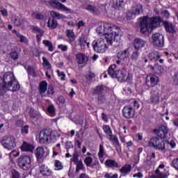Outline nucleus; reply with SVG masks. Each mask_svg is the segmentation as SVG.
I'll return each mask as SVG.
<instances>
[{"instance_id": "nucleus-1", "label": "nucleus", "mask_w": 178, "mask_h": 178, "mask_svg": "<svg viewBox=\"0 0 178 178\" xmlns=\"http://www.w3.org/2000/svg\"><path fill=\"white\" fill-rule=\"evenodd\" d=\"M118 27L111 24L104 23L103 26H99L96 29V33L99 35H105V40L109 45L113 44V41H118L120 39V34L118 31Z\"/></svg>"}, {"instance_id": "nucleus-53", "label": "nucleus", "mask_w": 178, "mask_h": 178, "mask_svg": "<svg viewBox=\"0 0 178 178\" xmlns=\"http://www.w3.org/2000/svg\"><path fill=\"white\" fill-rule=\"evenodd\" d=\"M29 125H25L22 127L21 129L22 134H29Z\"/></svg>"}, {"instance_id": "nucleus-59", "label": "nucleus", "mask_w": 178, "mask_h": 178, "mask_svg": "<svg viewBox=\"0 0 178 178\" xmlns=\"http://www.w3.org/2000/svg\"><path fill=\"white\" fill-rule=\"evenodd\" d=\"M20 90V84L17 81L16 84L13 86V92H15L16 91H19Z\"/></svg>"}, {"instance_id": "nucleus-7", "label": "nucleus", "mask_w": 178, "mask_h": 178, "mask_svg": "<svg viewBox=\"0 0 178 178\" xmlns=\"http://www.w3.org/2000/svg\"><path fill=\"white\" fill-rule=\"evenodd\" d=\"M92 47L94 51L97 52V54H104L106 52V49H108L106 40L102 38L93 40L92 42Z\"/></svg>"}, {"instance_id": "nucleus-12", "label": "nucleus", "mask_w": 178, "mask_h": 178, "mask_svg": "<svg viewBox=\"0 0 178 178\" xmlns=\"http://www.w3.org/2000/svg\"><path fill=\"white\" fill-rule=\"evenodd\" d=\"M159 83V77L154 74H149L146 77L145 84L149 88H152V87H156Z\"/></svg>"}, {"instance_id": "nucleus-5", "label": "nucleus", "mask_w": 178, "mask_h": 178, "mask_svg": "<svg viewBox=\"0 0 178 178\" xmlns=\"http://www.w3.org/2000/svg\"><path fill=\"white\" fill-rule=\"evenodd\" d=\"M115 64H113L109 66L108 69V74L111 76L112 79H118V81L129 82L130 81V76L127 70L124 68H122L120 70H118Z\"/></svg>"}, {"instance_id": "nucleus-52", "label": "nucleus", "mask_w": 178, "mask_h": 178, "mask_svg": "<svg viewBox=\"0 0 178 178\" xmlns=\"http://www.w3.org/2000/svg\"><path fill=\"white\" fill-rule=\"evenodd\" d=\"M134 17H136V15L134 14V13H133V10H131V11H129L127 14V20H131V19H134Z\"/></svg>"}, {"instance_id": "nucleus-56", "label": "nucleus", "mask_w": 178, "mask_h": 178, "mask_svg": "<svg viewBox=\"0 0 178 178\" xmlns=\"http://www.w3.org/2000/svg\"><path fill=\"white\" fill-rule=\"evenodd\" d=\"M94 77H95V74L94 72H92L91 71H90L86 75V78L87 79V80H91L92 79H94Z\"/></svg>"}, {"instance_id": "nucleus-28", "label": "nucleus", "mask_w": 178, "mask_h": 178, "mask_svg": "<svg viewBox=\"0 0 178 178\" xmlns=\"http://www.w3.org/2000/svg\"><path fill=\"white\" fill-rule=\"evenodd\" d=\"M124 5V0H117L116 1H112L111 8L120 10L121 9H123Z\"/></svg>"}, {"instance_id": "nucleus-2", "label": "nucleus", "mask_w": 178, "mask_h": 178, "mask_svg": "<svg viewBox=\"0 0 178 178\" xmlns=\"http://www.w3.org/2000/svg\"><path fill=\"white\" fill-rule=\"evenodd\" d=\"M153 133L156 134L157 136H154L150 138L149 141V147H152L156 149H160V151L165 150V144H166V136L169 133V129L168 127L162 125L158 129L153 130Z\"/></svg>"}, {"instance_id": "nucleus-10", "label": "nucleus", "mask_w": 178, "mask_h": 178, "mask_svg": "<svg viewBox=\"0 0 178 178\" xmlns=\"http://www.w3.org/2000/svg\"><path fill=\"white\" fill-rule=\"evenodd\" d=\"M1 144L6 149L11 150L16 147V139L14 136H7L2 139Z\"/></svg>"}, {"instance_id": "nucleus-46", "label": "nucleus", "mask_w": 178, "mask_h": 178, "mask_svg": "<svg viewBox=\"0 0 178 178\" xmlns=\"http://www.w3.org/2000/svg\"><path fill=\"white\" fill-rule=\"evenodd\" d=\"M17 38H19V42H24L26 44V42H29V39L27 38L20 33H17Z\"/></svg>"}, {"instance_id": "nucleus-43", "label": "nucleus", "mask_w": 178, "mask_h": 178, "mask_svg": "<svg viewBox=\"0 0 178 178\" xmlns=\"http://www.w3.org/2000/svg\"><path fill=\"white\" fill-rule=\"evenodd\" d=\"M43 60V66L46 67L47 70H51L52 69V65H51V63H49V61L45 58V57H42Z\"/></svg>"}, {"instance_id": "nucleus-8", "label": "nucleus", "mask_w": 178, "mask_h": 178, "mask_svg": "<svg viewBox=\"0 0 178 178\" xmlns=\"http://www.w3.org/2000/svg\"><path fill=\"white\" fill-rule=\"evenodd\" d=\"M18 166L23 170H30L31 169V157L24 155L18 158Z\"/></svg>"}, {"instance_id": "nucleus-57", "label": "nucleus", "mask_w": 178, "mask_h": 178, "mask_svg": "<svg viewBox=\"0 0 178 178\" xmlns=\"http://www.w3.org/2000/svg\"><path fill=\"white\" fill-rule=\"evenodd\" d=\"M172 166L175 168L176 170H178V158L174 159L172 161Z\"/></svg>"}, {"instance_id": "nucleus-39", "label": "nucleus", "mask_w": 178, "mask_h": 178, "mask_svg": "<svg viewBox=\"0 0 178 178\" xmlns=\"http://www.w3.org/2000/svg\"><path fill=\"white\" fill-rule=\"evenodd\" d=\"M33 16L37 20H45L47 19V15L41 13H35Z\"/></svg>"}, {"instance_id": "nucleus-24", "label": "nucleus", "mask_w": 178, "mask_h": 178, "mask_svg": "<svg viewBox=\"0 0 178 178\" xmlns=\"http://www.w3.org/2000/svg\"><path fill=\"white\" fill-rule=\"evenodd\" d=\"M117 56L118 59H120L121 60H126V59H129V57L130 56V51H129V49H127L122 51L118 52Z\"/></svg>"}, {"instance_id": "nucleus-4", "label": "nucleus", "mask_w": 178, "mask_h": 178, "mask_svg": "<svg viewBox=\"0 0 178 178\" xmlns=\"http://www.w3.org/2000/svg\"><path fill=\"white\" fill-rule=\"evenodd\" d=\"M16 81L15 75L11 72H6L3 76H0V97H3L9 88L13 86V83Z\"/></svg>"}, {"instance_id": "nucleus-55", "label": "nucleus", "mask_w": 178, "mask_h": 178, "mask_svg": "<svg viewBox=\"0 0 178 178\" xmlns=\"http://www.w3.org/2000/svg\"><path fill=\"white\" fill-rule=\"evenodd\" d=\"M55 168H56V170H62V163L59 161V160H56L55 161Z\"/></svg>"}, {"instance_id": "nucleus-22", "label": "nucleus", "mask_w": 178, "mask_h": 178, "mask_svg": "<svg viewBox=\"0 0 178 178\" xmlns=\"http://www.w3.org/2000/svg\"><path fill=\"white\" fill-rule=\"evenodd\" d=\"M40 173H41V175L44 177H49V176H52V170L44 164L41 165L40 167Z\"/></svg>"}, {"instance_id": "nucleus-14", "label": "nucleus", "mask_w": 178, "mask_h": 178, "mask_svg": "<svg viewBox=\"0 0 178 178\" xmlns=\"http://www.w3.org/2000/svg\"><path fill=\"white\" fill-rule=\"evenodd\" d=\"M122 115L125 119H133L136 115V110L133 106L127 105L122 109Z\"/></svg>"}, {"instance_id": "nucleus-37", "label": "nucleus", "mask_w": 178, "mask_h": 178, "mask_svg": "<svg viewBox=\"0 0 178 178\" xmlns=\"http://www.w3.org/2000/svg\"><path fill=\"white\" fill-rule=\"evenodd\" d=\"M47 26L49 27V29H56V27H58V21H56L55 19H53L51 24V19H49Z\"/></svg>"}, {"instance_id": "nucleus-29", "label": "nucleus", "mask_w": 178, "mask_h": 178, "mask_svg": "<svg viewBox=\"0 0 178 178\" xmlns=\"http://www.w3.org/2000/svg\"><path fill=\"white\" fill-rule=\"evenodd\" d=\"M47 111V115H49V116H51V118H54V116H56V108H55V106L54 104H50L49 106H48Z\"/></svg>"}, {"instance_id": "nucleus-45", "label": "nucleus", "mask_w": 178, "mask_h": 178, "mask_svg": "<svg viewBox=\"0 0 178 178\" xmlns=\"http://www.w3.org/2000/svg\"><path fill=\"white\" fill-rule=\"evenodd\" d=\"M84 163L86 165L88 168H91V164L92 163V157H86V159H84Z\"/></svg>"}, {"instance_id": "nucleus-25", "label": "nucleus", "mask_w": 178, "mask_h": 178, "mask_svg": "<svg viewBox=\"0 0 178 178\" xmlns=\"http://www.w3.org/2000/svg\"><path fill=\"white\" fill-rule=\"evenodd\" d=\"M35 155L38 161L44 158V155H45V149L42 147H38L35 151Z\"/></svg>"}, {"instance_id": "nucleus-3", "label": "nucleus", "mask_w": 178, "mask_h": 178, "mask_svg": "<svg viewBox=\"0 0 178 178\" xmlns=\"http://www.w3.org/2000/svg\"><path fill=\"white\" fill-rule=\"evenodd\" d=\"M161 22H162V18L159 16L152 17L148 16L143 17L140 23V33L142 34L152 33L155 29L158 28Z\"/></svg>"}, {"instance_id": "nucleus-34", "label": "nucleus", "mask_w": 178, "mask_h": 178, "mask_svg": "<svg viewBox=\"0 0 178 178\" xmlns=\"http://www.w3.org/2000/svg\"><path fill=\"white\" fill-rule=\"evenodd\" d=\"M42 44L46 47V48H48V51H49V52H54L55 47H54V44H52V42L48 40H44L42 41Z\"/></svg>"}, {"instance_id": "nucleus-6", "label": "nucleus", "mask_w": 178, "mask_h": 178, "mask_svg": "<svg viewBox=\"0 0 178 178\" xmlns=\"http://www.w3.org/2000/svg\"><path fill=\"white\" fill-rule=\"evenodd\" d=\"M111 90L109 87L104 84L98 85L94 88L92 95H97L96 102H97L98 105H102V104L106 102V94L111 91Z\"/></svg>"}, {"instance_id": "nucleus-17", "label": "nucleus", "mask_w": 178, "mask_h": 178, "mask_svg": "<svg viewBox=\"0 0 178 178\" xmlns=\"http://www.w3.org/2000/svg\"><path fill=\"white\" fill-rule=\"evenodd\" d=\"M147 67L149 69L150 72H152L155 74H162L164 72L163 67L157 63H156L154 66L148 65Z\"/></svg>"}, {"instance_id": "nucleus-60", "label": "nucleus", "mask_w": 178, "mask_h": 178, "mask_svg": "<svg viewBox=\"0 0 178 178\" xmlns=\"http://www.w3.org/2000/svg\"><path fill=\"white\" fill-rule=\"evenodd\" d=\"M84 26H86V22H84L83 20H81L78 22L76 27L78 30H80V29H81V27H84Z\"/></svg>"}, {"instance_id": "nucleus-49", "label": "nucleus", "mask_w": 178, "mask_h": 178, "mask_svg": "<svg viewBox=\"0 0 178 178\" xmlns=\"http://www.w3.org/2000/svg\"><path fill=\"white\" fill-rule=\"evenodd\" d=\"M58 77H60L61 81H65L66 80V74L63 72H60L59 70L56 71Z\"/></svg>"}, {"instance_id": "nucleus-64", "label": "nucleus", "mask_w": 178, "mask_h": 178, "mask_svg": "<svg viewBox=\"0 0 178 178\" xmlns=\"http://www.w3.org/2000/svg\"><path fill=\"white\" fill-rule=\"evenodd\" d=\"M104 177L105 178H118V175L117 173L114 174L113 175H111L110 173L107 172L106 174H105Z\"/></svg>"}, {"instance_id": "nucleus-32", "label": "nucleus", "mask_w": 178, "mask_h": 178, "mask_svg": "<svg viewBox=\"0 0 178 178\" xmlns=\"http://www.w3.org/2000/svg\"><path fill=\"white\" fill-rule=\"evenodd\" d=\"M65 33L66 37L69 40L70 44H72V42H73L74 40H76V38H74V32L73 31V30L67 29L65 31Z\"/></svg>"}, {"instance_id": "nucleus-13", "label": "nucleus", "mask_w": 178, "mask_h": 178, "mask_svg": "<svg viewBox=\"0 0 178 178\" xmlns=\"http://www.w3.org/2000/svg\"><path fill=\"white\" fill-rule=\"evenodd\" d=\"M51 131L47 129L40 131L39 135V143L40 144L49 143V140H51Z\"/></svg>"}, {"instance_id": "nucleus-61", "label": "nucleus", "mask_w": 178, "mask_h": 178, "mask_svg": "<svg viewBox=\"0 0 178 178\" xmlns=\"http://www.w3.org/2000/svg\"><path fill=\"white\" fill-rule=\"evenodd\" d=\"M12 178H20V174L16 170L12 172Z\"/></svg>"}, {"instance_id": "nucleus-54", "label": "nucleus", "mask_w": 178, "mask_h": 178, "mask_svg": "<svg viewBox=\"0 0 178 178\" xmlns=\"http://www.w3.org/2000/svg\"><path fill=\"white\" fill-rule=\"evenodd\" d=\"M33 31H34L35 33H39V34H41V35H44L45 33V31L41 30V29L38 28V26H34L33 29Z\"/></svg>"}, {"instance_id": "nucleus-11", "label": "nucleus", "mask_w": 178, "mask_h": 178, "mask_svg": "<svg viewBox=\"0 0 178 178\" xmlns=\"http://www.w3.org/2000/svg\"><path fill=\"white\" fill-rule=\"evenodd\" d=\"M152 40L153 44L159 48H162L163 45H165V39L163 35L159 33L152 34Z\"/></svg>"}, {"instance_id": "nucleus-26", "label": "nucleus", "mask_w": 178, "mask_h": 178, "mask_svg": "<svg viewBox=\"0 0 178 178\" xmlns=\"http://www.w3.org/2000/svg\"><path fill=\"white\" fill-rule=\"evenodd\" d=\"M104 165L107 168H110L111 169H115L116 168H119V163L116 162L115 159H107L106 160Z\"/></svg>"}, {"instance_id": "nucleus-21", "label": "nucleus", "mask_w": 178, "mask_h": 178, "mask_svg": "<svg viewBox=\"0 0 178 178\" xmlns=\"http://www.w3.org/2000/svg\"><path fill=\"white\" fill-rule=\"evenodd\" d=\"M34 148V145L31 143H29L28 142H23L21 145V150L22 152H33Z\"/></svg>"}, {"instance_id": "nucleus-47", "label": "nucleus", "mask_w": 178, "mask_h": 178, "mask_svg": "<svg viewBox=\"0 0 178 178\" xmlns=\"http://www.w3.org/2000/svg\"><path fill=\"white\" fill-rule=\"evenodd\" d=\"M10 58H11L13 60H17V59H19V53L17 51H11L10 53Z\"/></svg>"}, {"instance_id": "nucleus-23", "label": "nucleus", "mask_w": 178, "mask_h": 178, "mask_svg": "<svg viewBox=\"0 0 178 178\" xmlns=\"http://www.w3.org/2000/svg\"><path fill=\"white\" fill-rule=\"evenodd\" d=\"M131 172V165L130 164H125L120 169V173H121V176L125 177L127 176L129 173Z\"/></svg>"}, {"instance_id": "nucleus-51", "label": "nucleus", "mask_w": 178, "mask_h": 178, "mask_svg": "<svg viewBox=\"0 0 178 178\" xmlns=\"http://www.w3.org/2000/svg\"><path fill=\"white\" fill-rule=\"evenodd\" d=\"M152 165H155V160H154V159H151V157H149L147 156V158L146 160V165L152 166Z\"/></svg>"}, {"instance_id": "nucleus-30", "label": "nucleus", "mask_w": 178, "mask_h": 178, "mask_svg": "<svg viewBox=\"0 0 178 178\" xmlns=\"http://www.w3.org/2000/svg\"><path fill=\"white\" fill-rule=\"evenodd\" d=\"M132 12L134 13V15L136 16H138L140 13H143V6L141 4H136V6L132 7L131 9Z\"/></svg>"}, {"instance_id": "nucleus-38", "label": "nucleus", "mask_w": 178, "mask_h": 178, "mask_svg": "<svg viewBox=\"0 0 178 178\" xmlns=\"http://www.w3.org/2000/svg\"><path fill=\"white\" fill-rule=\"evenodd\" d=\"M79 45L80 47H86V45L88 48H90V42L85 38H81L79 39Z\"/></svg>"}, {"instance_id": "nucleus-27", "label": "nucleus", "mask_w": 178, "mask_h": 178, "mask_svg": "<svg viewBox=\"0 0 178 178\" xmlns=\"http://www.w3.org/2000/svg\"><path fill=\"white\" fill-rule=\"evenodd\" d=\"M148 58L152 62H158V60H159V58H161V54H159V52L158 51H151L148 54Z\"/></svg>"}, {"instance_id": "nucleus-19", "label": "nucleus", "mask_w": 178, "mask_h": 178, "mask_svg": "<svg viewBox=\"0 0 178 178\" xmlns=\"http://www.w3.org/2000/svg\"><path fill=\"white\" fill-rule=\"evenodd\" d=\"M134 48L136 51H140L141 48H144L145 47V40L141 39V38H135L133 42Z\"/></svg>"}, {"instance_id": "nucleus-40", "label": "nucleus", "mask_w": 178, "mask_h": 178, "mask_svg": "<svg viewBox=\"0 0 178 178\" xmlns=\"http://www.w3.org/2000/svg\"><path fill=\"white\" fill-rule=\"evenodd\" d=\"M85 9H86V10H88L90 13H95L98 10V9L97 8V7H95V6H93L91 4L88 5L85 8Z\"/></svg>"}, {"instance_id": "nucleus-9", "label": "nucleus", "mask_w": 178, "mask_h": 178, "mask_svg": "<svg viewBox=\"0 0 178 178\" xmlns=\"http://www.w3.org/2000/svg\"><path fill=\"white\" fill-rule=\"evenodd\" d=\"M49 3L51 8L54 9H57V10H62V12H65V13H73V10L66 7L65 4L58 1L57 0H49Z\"/></svg>"}, {"instance_id": "nucleus-42", "label": "nucleus", "mask_w": 178, "mask_h": 178, "mask_svg": "<svg viewBox=\"0 0 178 178\" xmlns=\"http://www.w3.org/2000/svg\"><path fill=\"white\" fill-rule=\"evenodd\" d=\"M46 91H47V94L44 95L45 97H50V95H54V94H55L54 86L52 85H49Z\"/></svg>"}, {"instance_id": "nucleus-20", "label": "nucleus", "mask_w": 178, "mask_h": 178, "mask_svg": "<svg viewBox=\"0 0 178 178\" xmlns=\"http://www.w3.org/2000/svg\"><path fill=\"white\" fill-rule=\"evenodd\" d=\"M48 90V83L47 81H42L39 83L38 91L41 97H45V92Z\"/></svg>"}, {"instance_id": "nucleus-16", "label": "nucleus", "mask_w": 178, "mask_h": 178, "mask_svg": "<svg viewBox=\"0 0 178 178\" xmlns=\"http://www.w3.org/2000/svg\"><path fill=\"white\" fill-rule=\"evenodd\" d=\"M163 26L166 31V33H168V34H176L177 31H176V28L175 27V25L172 22H169L168 21H163Z\"/></svg>"}, {"instance_id": "nucleus-41", "label": "nucleus", "mask_w": 178, "mask_h": 178, "mask_svg": "<svg viewBox=\"0 0 178 178\" xmlns=\"http://www.w3.org/2000/svg\"><path fill=\"white\" fill-rule=\"evenodd\" d=\"M105 156V149L104 148V145H99V149L98 152V158L99 159H102Z\"/></svg>"}, {"instance_id": "nucleus-58", "label": "nucleus", "mask_w": 178, "mask_h": 178, "mask_svg": "<svg viewBox=\"0 0 178 178\" xmlns=\"http://www.w3.org/2000/svg\"><path fill=\"white\" fill-rule=\"evenodd\" d=\"M24 124V121L22 119H19L15 122V126L17 127H22Z\"/></svg>"}, {"instance_id": "nucleus-31", "label": "nucleus", "mask_w": 178, "mask_h": 178, "mask_svg": "<svg viewBox=\"0 0 178 178\" xmlns=\"http://www.w3.org/2000/svg\"><path fill=\"white\" fill-rule=\"evenodd\" d=\"M149 99L152 105H157V104H159V94H152Z\"/></svg>"}, {"instance_id": "nucleus-63", "label": "nucleus", "mask_w": 178, "mask_h": 178, "mask_svg": "<svg viewBox=\"0 0 178 178\" xmlns=\"http://www.w3.org/2000/svg\"><path fill=\"white\" fill-rule=\"evenodd\" d=\"M58 49H61V51H63V52H66V51H67V45L58 44Z\"/></svg>"}, {"instance_id": "nucleus-50", "label": "nucleus", "mask_w": 178, "mask_h": 178, "mask_svg": "<svg viewBox=\"0 0 178 178\" xmlns=\"http://www.w3.org/2000/svg\"><path fill=\"white\" fill-rule=\"evenodd\" d=\"M80 161H79V153L77 152H74L73 156L71 159V162H74V163H77Z\"/></svg>"}, {"instance_id": "nucleus-62", "label": "nucleus", "mask_w": 178, "mask_h": 178, "mask_svg": "<svg viewBox=\"0 0 178 178\" xmlns=\"http://www.w3.org/2000/svg\"><path fill=\"white\" fill-rule=\"evenodd\" d=\"M161 15H163V16H164V17H165L166 19H169V17H170V13H169V11H168V10H163L161 12Z\"/></svg>"}, {"instance_id": "nucleus-33", "label": "nucleus", "mask_w": 178, "mask_h": 178, "mask_svg": "<svg viewBox=\"0 0 178 178\" xmlns=\"http://www.w3.org/2000/svg\"><path fill=\"white\" fill-rule=\"evenodd\" d=\"M50 16L52 17L54 20H60V19H66V15L57 13L56 11H50Z\"/></svg>"}, {"instance_id": "nucleus-36", "label": "nucleus", "mask_w": 178, "mask_h": 178, "mask_svg": "<svg viewBox=\"0 0 178 178\" xmlns=\"http://www.w3.org/2000/svg\"><path fill=\"white\" fill-rule=\"evenodd\" d=\"M76 173H79L81 170L84 169V164L83 161L80 160L78 163H76Z\"/></svg>"}, {"instance_id": "nucleus-44", "label": "nucleus", "mask_w": 178, "mask_h": 178, "mask_svg": "<svg viewBox=\"0 0 178 178\" xmlns=\"http://www.w3.org/2000/svg\"><path fill=\"white\" fill-rule=\"evenodd\" d=\"M171 79L173 84H175V86H178V70L174 72V74Z\"/></svg>"}, {"instance_id": "nucleus-18", "label": "nucleus", "mask_w": 178, "mask_h": 178, "mask_svg": "<svg viewBox=\"0 0 178 178\" xmlns=\"http://www.w3.org/2000/svg\"><path fill=\"white\" fill-rule=\"evenodd\" d=\"M76 59L78 65H87L88 56L86 55L84 53L78 52V54H76Z\"/></svg>"}, {"instance_id": "nucleus-15", "label": "nucleus", "mask_w": 178, "mask_h": 178, "mask_svg": "<svg viewBox=\"0 0 178 178\" xmlns=\"http://www.w3.org/2000/svg\"><path fill=\"white\" fill-rule=\"evenodd\" d=\"M102 129L105 134L110 137V141H113L115 144H116V145H119V139L118 138V136L116 135L113 136V134L112 133V129H111V127L109 125H103Z\"/></svg>"}, {"instance_id": "nucleus-35", "label": "nucleus", "mask_w": 178, "mask_h": 178, "mask_svg": "<svg viewBox=\"0 0 178 178\" xmlns=\"http://www.w3.org/2000/svg\"><path fill=\"white\" fill-rule=\"evenodd\" d=\"M13 19L14 24L17 26V27H20V26L26 23V19L19 18V17H15Z\"/></svg>"}, {"instance_id": "nucleus-48", "label": "nucleus", "mask_w": 178, "mask_h": 178, "mask_svg": "<svg viewBox=\"0 0 178 178\" xmlns=\"http://www.w3.org/2000/svg\"><path fill=\"white\" fill-rule=\"evenodd\" d=\"M140 56V53L138 52V50L134 51L132 52L131 55V60H137L138 59V57Z\"/></svg>"}]
</instances>
